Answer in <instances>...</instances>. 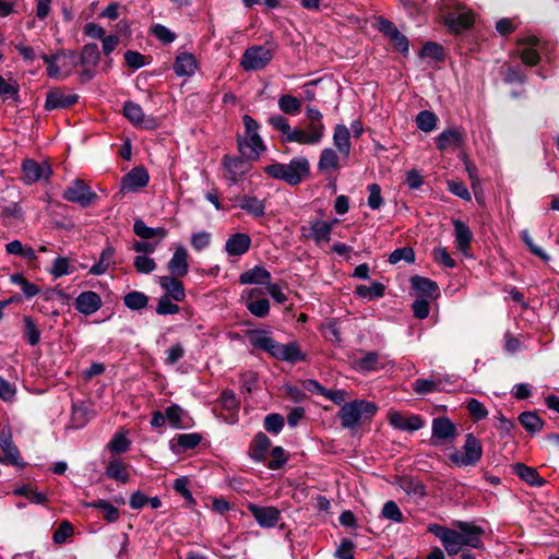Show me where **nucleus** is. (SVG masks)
Instances as JSON below:
<instances>
[{
	"instance_id": "72a5a7b5",
	"label": "nucleus",
	"mask_w": 559,
	"mask_h": 559,
	"mask_svg": "<svg viewBox=\"0 0 559 559\" xmlns=\"http://www.w3.org/2000/svg\"><path fill=\"white\" fill-rule=\"evenodd\" d=\"M238 206L253 217H262L265 214V202L254 195H243L238 200Z\"/></svg>"
},
{
	"instance_id": "dca6fc26",
	"label": "nucleus",
	"mask_w": 559,
	"mask_h": 559,
	"mask_svg": "<svg viewBox=\"0 0 559 559\" xmlns=\"http://www.w3.org/2000/svg\"><path fill=\"white\" fill-rule=\"evenodd\" d=\"M188 258V250L182 245H178L175 248L173 257L167 263V270L169 271L170 275L176 277H185L189 272Z\"/></svg>"
},
{
	"instance_id": "a19ab883",
	"label": "nucleus",
	"mask_w": 559,
	"mask_h": 559,
	"mask_svg": "<svg viewBox=\"0 0 559 559\" xmlns=\"http://www.w3.org/2000/svg\"><path fill=\"white\" fill-rule=\"evenodd\" d=\"M133 231L136 236L142 239H152L155 237L164 238L167 235V231L163 227L152 228L146 226V224L142 219H135L133 224Z\"/></svg>"
},
{
	"instance_id": "bf43d9fd",
	"label": "nucleus",
	"mask_w": 559,
	"mask_h": 559,
	"mask_svg": "<svg viewBox=\"0 0 559 559\" xmlns=\"http://www.w3.org/2000/svg\"><path fill=\"white\" fill-rule=\"evenodd\" d=\"M400 261H405L407 263H413L415 261V252L411 247H402L395 249L389 255V262L391 264H396Z\"/></svg>"
},
{
	"instance_id": "1a4fd4ad",
	"label": "nucleus",
	"mask_w": 559,
	"mask_h": 559,
	"mask_svg": "<svg viewBox=\"0 0 559 559\" xmlns=\"http://www.w3.org/2000/svg\"><path fill=\"white\" fill-rule=\"evenodd\" d=\"M62 198L69 202L87 207L97 199V194L83 180L75 179L63 191Z\"/></svg>"
},
{
	"instance_id": "ea45409f",
	"label": "nucleus",
	"mask_w": 559,
	"mask_h": 559,
	"mask_svg": "<svg viewBox=\"0 0 559 559\" xmlns=\"http://www.w3.org/2000/svg\"><path fill=\"white\" fill-rule=\"evenodd\" d=\"M411 284L414 290L425 297H432L438 290V285L436 282L418 275L411 278Z\"/></svg>"
},
{
	"instance_id": "aec40b11",
	"label": "nucleus",
	"mask_w": 559,
	"mask_h": 559,
	"mask_svg": "<svg viewBox=\"0 0 559 559\" xmlns=\"http://www.w3.org/2000/svg\"><path fill=\"white\" fill-rule=\"evenodd\" d=\"M463 143L464 132L459 128L447 129L436 138V144L440 151L457 148L461 147Z\"/></svg>"
},
{
	"instance_id": "c756f323",
	"label": "nucleus",
	"mask_w": 559,
	"mask_h": 559,
	"mask_svg": "<svg viewBox=\"0 0 559 559\" xmlns=\"http://www.w3.org/2000/svg\"><path fill=\"white\" fill-rule=\"evenodd\" d=\"M271 440L270 438L263 433V432H258L250 447H249V456L254 461V462H263L266 457V453L271 447Z\"/></svg>"
},
{
	"instance_id": "a878e982",
	"label": "nucleus",
	"mask_w": 559,
	"mask_h": 559,
	"mask_svg": "<svg viewBox=\"0 0 559 559\" xmlns=\"http://www.w3.org/2000/svg\"><path fill=\"white\" fill-rule=\"evenodd\" d=\"M518 44L524 46L521 51V60L523 63L530 67L536 66L540 60V56L536 50L539 39L536 36H528L520 39Z\"/></svg>"
},
{
	"instance_id": "393cba45",
	"label": "nucleus",
	"mask_w": 559,
	"mask_h": 559,
	"mask_svg": "<svg viewBox=\"0 0 559 559\" xmlns=\"http://www.w3.org/2000/svg\"><path fill=\"white\" fill-rule=\"evenodd\" d=\"M333 145L341 154L344 160L350 155L352 143L350 132L345 124H336L333 132Z\"/></svg>"
},
{
	"instance_id": "a18cd8bd",
	"label": "nucleus",
	"mask_w": 559,
	"mask_h": 559,
	"mask_svg": "<svg viewBox=\"0 0 559 559\" xmlns=\"http://www.w3.org/2000/svg\"><path fill=\"white\" fill-rule=\"evenodd\" d=\"M5 251L9 254L19 255V257H21V258H23L25 260H28V261H34L37 258L35 251L33 250V248H31L28 246H24L19 240H13V241L7 243L5 245Z\"/></svg>"
},
{
	"instance_id": "7ed1b4c3",
	"label": "nucleus",
	"mask_w": 559,
	"mask_h": 559,
	"mask_svg": "<svg viewBox=\"0 0 559 559\" xmlns=\"http://www.w3.org/2000/svg\"><path fill=\"white\" fill-rule=\"evenodd\" d=\"M309 162L302 156L293 158L288 164L273 163L264 167L266 175L290 186L299 185L309 175Z\"/></svg>"
},
{
	"instance_id": "9d476101",
	"label": "nucleus",
	"mask_w": 559,
	"mask_h": 559,
	"mask_svg": "<svg viewBox=\"0 0 559 559\" xmlns=\"http://www.w3.org/2000/svg\"><path fill=\"white\" fill-rule=\"evenodd\" d=\"M457 436L455 424L447 416L436 417L431 424L430 443L438 447Z\"/></svg>"
},
{
	"instance_id": "58836bf2",
	"label": "nucleus",
	"mask_w": 559,
	"mask_h": 559,
	"mask_svg": "<svg viewBox=\"0 0 559 559\" xmlns=\"http://www.w3.org/2000/svg\"><path fill=\"white\" fill-rule=\"evenodd\" d=\"M105 474L107 477L118 480L122 484H126L129 480L127 466L119 459H114L108 463Z\"/></svg>"
},
{
	"instance_id": "de8ad7c7",
	"label": "nucleus",
	"mask_w": 559,
	"mask_h": 559,
	"mask_svg": "<svg viewBox=\"0 0 559 559\" xmlns=\"http://www.w3.org/2000/svg\"><path fill=\"white\" fill-rule=\"evenodd\" d=\"M123 302L124 306L131 310H142L146 308L148 297L142 292L133 290L123 297Z\"/></svg>"
},
{
	"instance_id": "774afa93",
	"label": "nucleus",
	"mask_w": 559,
	"mask_h": 559,
	"mask_svg": "<svg viewBox=\"0 0 559 559\" xmlns=\"http://www.w3.org/2000/svg\"><path fill=\"white\" fill-rule=\"evenodd\" d=\"M211 240L209 231H199L191 235L190 243L195 251H202L211 245Z\"/></svg>"
},
{
	"instance_id": "a211bd4d",
	"label": "nucleus",
	"mask_w": 559,
	"mask_h": 559,
	"mask_svg": "<svg viewBox=\"0 0 559 559\" xmlns=\"http://www.w3.org/2000/svg\"><path fill=\"white\" fill-rule=\"evenodd\" d=\"M102 305L100 296L92 290L81 293L74 301L75 309L85 316L95 313Z\"/></svg>"
},
{
	"instance_id": "c03bdc74",
	"label": "nucleus",
	"mask_w": 559,
	"mask_h": 559,
	"mask_svg": "<svg viewBox=\"0 0 559 559\" xmlns=\"http://www.w3.org/2000/svg\"><path fill=\"white\" fill-rule=\"evenodd\" d=\"M19 90L20 85L17 82L12 80L4 81L2 79V103L16 107L20 103Z\"/></svg>"
},
{
	"instance_id": "5701e85b",
	"label": "nucleus",
	"mask_w": 559,
	"mask_h": 559,
	"mask_svg": "<svg viewBox=\"0 0 559 559\" xmlns=\"http://www.w3.org/2000/svg\"><path fill=\"white\" fill-rule=\"evenodd\" d=\"M2 464L13 465L17 469H23L26 466L17 447L12 441L11 435L2 439Z\"/></svg>"
},
{
	"instance_id": "e433bc0d",
	"label": "nucleus",
	"mask_w": 559,
	"mask_h": 559,
	"mask_svg": "<svg viewBox=\"0 0 559 559\" xmlns=\"http://www.w3.org/2000/svg\"><path fill=\"white\" fill-rule=\"evenodd\" d=\"M355 366L362 372L378 371L384 368L380 354L377 352H368L360 358L355 360Z\"/></svg>"
},
{
	"instance_id": "680f3d73",
	"label": "nucleus",
	"mask_w": 559,
	"mask_h": 559,
	"mask_svg": "<svg viewBox=\"0 0 559 559\" xmlns=\"http://www.w3.org/2000/svg\"><path fill=\"white\" fill-rule=\"evenodd\" d=\"M61 58L64 59L62 63V68L64 69L63 78H68L80 63V58H78L75 51L63 49H61Z\"/></svg>"
},
{
	"instance_id": "0e129e2a",
	"label": "nucleus",
	"mask_w": 559,
	"mask_h": 559,
	"mask_svg": "<svg viewBox=\"0 0 559 559\" xmlns=\"http://www.w3.org/2000/svg\"><path fill=\"white\" fill-rule=\"evenodd\" d=\"M74 533V528L69 521H62L53 532L52 540L55 544H63Z\"/></svg>"
},
{
	"instance_id": "338daca9",
	"label": "nucleus",
	"mask_w": 559,
	"mask_h": 559,
	"mask_svg": "<svg viewBox=\"0 0 559 559\" xmlns=\"http://www.w3.org/2000/svg\"><path fill=\"white\" fill-rule=\"evenodd\" d=\"M133 264L136 272L142 274H150L156 269V262L154 259L148 258L145 254L136 255Z\"/></svg>"
},
{
	"instance_id": "6e6552de",
	"label": "nucleus",
	"mask_w": 559,
	"mask_h": 559,
	"mask_svg": "<svg viewBox=\"0 0 559 559\" xmlns=\"http://www.w3.org/2000/svg\"><path fill=\"white\" fill-rule=\"evenodd\" d=\"M257 159L258 158H250L249 156H245L242 154L241 156L225 155L222 160L226 171L225 178L231 185L237 183L251 170V163Z\"/></svg>"
},
{
	"instance_id": "2eb2a0df",
	"label": "nucleus",
	"mask_w": 559,
	"mask_h": 559,
	"mask_svg": "<svg viewBox=\"0 0 559 559\" xmlns=\"http://www.w3.org/2000/svg\"><path fill=\"white\" fill-rule=\"evenodd\" d=\"M389 423L395 429L414 432L421 429L425 425L424 419L418 415L405 416L400 412H392L388 416Z\"/></svg>"
},
{
	"instance_id": "0eeeda50",
	"label": "nucleus",
	"mask_w": 559,
	"mask_h": 559,
	"mask_svg": "<svg viewBox=\"0 0 559 559\" xmlns=\"http://www.w3.org/2000/svg\"><path fill=\"white\" fill-rule=\"evenodd\" d=\"M274 57V50L264 45L248 47L240 60V67L247 71H260L269 66Z\"/></svg>"
},
{
	"instance_id": "cd10ccee",
	"label": "nucleus",
	"mask_w": 559,
	"mask_h": 559,
	"mask_svg": "<svg viewBox=\"0 0 559 559\" xmlns=\"http://www.w3.org/2000/svg\"><path fill=\"white\" fill-rule=\"evenodd\" d=\"M166 418L175 429H187L192 426V419L187 412L178 404H171L166 409Z\"/></svg>"
},
{
	"instance_id": "ddd939ff",
	"label": "nucleus",
	"mask_w": 559,
	"mask_h": 559,
	"mask_svg": "<svg viewBox=\"0 0 559 559\" xmlns=\"http://www.w3.org/2000/svg\"><path fill=\"white\" fill-rule=\"evenodd\" d=\"M79 96L66 88H52L47 93L45 109L55 110L59 108H68L78 103Z\"/></svg>"
},
{
	"instance_id": "09e8293b",
	"label": "nucleus",
	"mask_w": 559,
	"mask_h": 559,
	"mask_svg": "<svg viewBox=\"0 0 559 559\" xmlns=\"http://www.w3.org/2000/svg\"><path fill=\"white\" fill-rule=\"evenodd\" d=\"M278 108L286 115H298L300 112L301 103L300 100L289 94L282 95L278 98Z\"/></svg>"
},
{
	"instance_id": "bb28decb",
	"label": "nucleus",
	"mask_w": 559,
	"mask_h": 559,
	"mask_svg": "<svg viewBox=\"0 0 559 559\" xmlns=\"http://www.w3.org/2000/svg\"><path fill=\"white\" fill-rule=\"evenodd\" d=\"M271 281V273L261 265H255L239 275V283L242 285H267Z\"/></svg>"
},
{
	"instance_id": "79ce46f5",
	"label": "nucleus",
	"mask_w": 559,
	"mask_h": 559,
	"mask_svg": "<svg viewBox=\"0 0 559 559\" xmlns=\"http://www.w3.org/2000/svg\"><path fill=\"white\" fill-rule=\"evenodd\" d=\"M519 421L530 433L539 432L545 425V421L535 412L521 413Z\"/></svg>"
},
{
	"instance_id": "603ef678",
	"label": "nucleus",
	"mask_w": 559,
	"mask_h": 559,
	"mask_svg": "<svg viewBox=\"0 0 559 559\" xmlns=\"http://www.w3.org/2000/svg\"><path fill=\"white\" fill-rule=\"evenodd\" d=\"M304 130L313 145L319 144L325 134V126L323 122L309 121Z\"/></svg>"
},
{
	"instance_id": "20e7f679",
	"label": "nucleus",
	"mask_w": 559,
	"mask_h": 559,
	"mask_svg": "<svg viewBox=\"0 0 559 559\" xmlns=\"http://www.w3.org/2000/svg\"><path fill=\"white\" fill-rule=\"evenodd\" d=\"M245 133L238 135L237 145L240 154L250 158H259L266 146L259 134V123L249 115L242 117Z\"/></svg>"
},
{
	"instance_id": "37998d69",
	"label": "nucleus",
	"mask_w": 559,
	"mask_h": 559,
	"mask_svg": "<svg viewBox=\"0 0 559 559\" xmlns=\"http://www.w3.org/2000/svg\"><path fill=\"white\" fill-rule=\"evenodd\" d=\"M385 287L379 282H373L371 285H358L355 289V294L367 300H374L381 298L384 295Z\"/></svg>"
},
{
	"instance_id": "b1692460",
	"label": "nucleus",
	"mask_w": 559,
	"mask_h": 559,
	"mask_svg": "<svg viewBox=\"0 0 559 559\" xmlns=\"http://www.w3.org/2000/svg\"><path fill=\"white\" fill-rule=\"evenodd\" d=\"M173 275L160 276L158 284L165 290L164 296H168L176 301H182L186 298V292L182 282Z\"/></svg>"
},
{
	"instance_id": "f8f14e48",
	"label": "nucleus",
	"mask_w": 559,
	"mask_h": 559,
	"mask_svg": "<svg viewBox=\"0 0 559 559\" xmlns=\"http://www.w3.org/2000/svg\"><path fill=\"white\" fill-rule=\"evenodd\" d=\"M23 180L32 185L39 180H48L52 174L48 163H38L34 159H25L22 164Z\"/></svg>"
},
{
	"instance_id": "f704fd0d",
	"label": "nucleus",
	"mask_w": 559,
	"mask_h": 559,
	"mask_svg": "<svg viewBox=\"0 0 559 559\" xmlns=\"http://www.w3.org/2000/svg\"><path fill=\"white\" fill-rule=\"evenodd\" d=\"M512 471L519 478L531 486L542 487L545 484V480L538 475L534 467L523 463H515L512 465Z\"/></svg>"
},
{
	"instance_id": "6ab92c4d",
	"label": "nucleus",
	"mask_w": 559,
	"mask_h": 559,
	"mask_svg": "<svg viewBox=\"0 0 559 559\" xmlns=\"http://www.w3.org/2000/svg\"><path fill=\"white\" fill-rule=\"evenodd\" d=\"M251 247V238L248 234L236 233L229 236L225 242V251L230 257H240Z\"/></svg>"
},
{
	"instance_id": "f3484780",
	"label": "nucleus",
	"mask_w": 559,
	"mask_h": 559,
	"mask_svg": "<svg viewBox=\"0 0 559 559\" xmlns=\"http://www.w3.org/2000/svg\"><path fill=\"white\" fill-rule=\"evenodd\" d=\"M148 174L143 167H135L130 170L121 181V190L124 192H135L148 182Z\"/></svg>"
},
{
	"instance_id": "864d4df0",
	"label": "nucleus",
	"mask_w": 559,
	"mask_h": 559,
	"mask_svg": "<svg viewBox=\"0 0 559 559\" xmlns=\"http://www.w3.org/2000/svg\"><path fill=\"white\" fill-rule=\"evenodd\" d=\"M24 335L29 345L35 346L40 341V331L31 317L24 318Z\"/></svg>"
},
{
	"instance_id": "f257e3e1",
	"label": "nucleus",
	"mask_w": 559,
	"mask_h": 559,
	"mask_svg": "<svg viewBox=\"0 0 559 559\" xmlns=\"http://www.w3.org/2000/svg\"><path fill=\"white\" fill-rule=\"evenodd\" d=\"M453 525L455 528L437 523L427 526V531L440 539L449 556L457 555L464 547H481V536L485 533L483 527L465 521H455Z\"/></svg>"
},
{
	"instance_id": "39448f33",
	"label": "nucleus",
	"mask_w": 559,
	"mask_h": 559,
	"mask_svg": "<svg viewBox=\"0 0 559 559\" xmlns=\"http://www.w3.org/2000/svg\"><path fill=\"white\" fill-rule=\"evenodd\" d=\"M483 457V445L473 433L465 436V441L460 450L449 454V461L456 467H468L477 465Z\"/></svg>"
},
{
	"instance_id": "c9c22d12",
	"label": "nucleus",
	"mask_w": 559,
	"mask_h": 559,
	"mask_svg": "<svg viewBox=\"0 0 559 559\" xmlns=\"http://www.w3.org/2000/svg\"><path fill=\"white\" fill-rule=\"evenodd\" d=\"M115 248L107 243V246L103 249L99 260L90 269V274L92 275H103L107 272V270L115 264Z\"/></svg>"
},
{
	"instance_id": "4c0bfd02",
	"label": "nucleus",
	"mask_w": 559,
	"mask_h": 559,
	"mask_svg": "<svg viewBox=\"0 0 559 559\" xmlns=\"http://www.w3.org/2000/svg\"><path fill=\"white\" fill-rule=\"evenodd\" d=\"M257 289L249 292V299L246 301V307L251 314L257 318H265L270 312V302L265 298L253 299Z\"/></svg>"
},
{
	"instance_id": "473e14b6",
	"label": "nucleus",
	"mask_w": 559,
	"mask_h": 559,
	"mask_svg": "<svg viewBox=\"0 0 559 559\" xmlns=\"http://www.w3.org/2000/svg\"><path fill=\"white\" fill-rule=\"evenodd\" d=\"M173 68L178 76H191L197 70V60L190 52H180L176 57Z\"/></svg>"
},
{
	"instance_id": "052dcab7",
	"label": "nucleus",
	"mask_w": 559,
	"mask_h": 559,
	"mask_svg": "<svg viewBox=\"0 0 559 559\" xmlns=\"http://www.w3.org/2000/svg\"><path fill=\"white\" fill-rule=\"evenodd\" d=\"M282 141L286 143L295 142L301 145H312L308 134H306L302 128H290L286 136L282 138Z\"/></svg>"
},
{
	"instance_id": "13d9d810",
	"label": "nucleus",
	"mask_w": 559,
	"mask_h": 559,
	"mask_svg": "<svg viewBox=\"0 0 559 559\" xmlns=\"http://www.w3.org/2000/svg\"><path fill=\"white\" fill-rule=\"evenodd\" d=\"M439 385V380L419 378L414 381L413 390L417 394H427L437 391Z\"/></svg>"
},
{
	"instance_id": "6e6d98bb",
	"label": "nucleus",
	"mask_w": 559,
	"mask_h": 559,
	"mask_svg": "<svg viewBox=\"0 0 559 559\" xmlns=\"http://www.w3.org/2000/svg\"><path fill=\"white\" fill-rule=\"evenodd\" d=\"M381 514L384 519L390 520L394 523H403L404 515L400 510L395 501L389 500L383 504Z\"/></svg>"
},
{
	"instance_id": "7c9ffc66",
	"label": "nucleus",
	"mask_w": 559,
	"mask_h": 559,
	"mask_svg": "<svg viewBox=\"0 0 559 559\" xmlns=\"http://www.w3.org/2000/svg\"><path fill=\"white\" fill-rule=\"evenodd\" d=\"M474 23V14L471 10L449 13L445 24L455 33L469 28Z\"/></svg>"
},
{
	"instance_id": "4d7b16f0",
	"label": "nucleus",
	"mask_w": 559,
	"mask_h": 559,
	"mask_svg": "<svg viewBox=\"0 0 559 559\" xmlns=\"http://www.w3.org/2000/svg\"><path fill=\"white\" fill-rule=\"evenodd\" d=\"M420 57L441 61L444 58L443 47L438 43L427 41L421 48Z\"/></svg>"
},
{
	"instance_id": "e2e57ef3",
	"label": "nucleus",
	"mask_w": 559,
	"mask_h": 559,
	"mask_svg": "<svg viewBox=\"0 0 559 559\" xmlns=\"http://www.w3.org/2000/svg\"><path fill=\"white\" fill-rule=\"evenodd\" d=\"M466 408L475 421L485 419L488 416L485 405L476 399H469Z\"/></svg>"
},
{
	"instance_id": "412c9836",
	"label": "nucleus",
	"mask_w": 559,
	"mask_h": 559,
	"mask_svg": "<svg viewBox=\"0 0 559 559\" xmlns=\"http://www.w3.org/2000/svg\"><path fill=\"white\" fill-rule=\"evenodd\" d=\"M341 160H344L341 154L338 155L337 152L331 147H325L320 153L318 170L329 175L336 173L342 167Z\"/></svg>"
},
{
	"instance_id": "3c124183",
	"label": "nucleus",
	"mask_w": 559,
	"mask_h": 559,
	"mask_svg": "<svg viewBox=\"0 0 559 559\" xmlns=\"http://www.w3.org/2000/svg\"><path fill=\"white\" fill-rule=\"evenodd\" d=\"M437 121L436 114L429 110H423L416 116L417 128L424 132H431L436 128Z\"/></svg>"
},
{
	"instance_id": "49530a36",
	"label": "nucleus",
	"mask_w": 559,
	"mask_h": 559,
	"mask_svg": "<svg viewBox=\"0 0 559 559\" xmlns=\"http://www.w3.org/2000/svg\"><path fill=\"white\" fill-rule=\"evenodd\" d=\"M100 55L98 50V46L96 44H86L82 48V52L80 56V64L81 66H91L92 68H96L98 64Z\"/></svg>"
},
{
	"instance_id": "69168bd1",
	"label": "nucleus",
	"mask_w": 559,
	"mask_h": 559,
	"mask_svg": "<svg viewBox=\"0 0 559 559\" xmlns=\"http://www.w3.org/2000/svg\"><path fill=\"white\" fill-rule=\"evenodd\" d=\"M367 189L369 192L368 206L371 210H379L384 203L383 198L381 195V187L378 183H371L368 186Z\"/></svg>"
},
{
	"instance_id": "f03ea898",
	"label": "nucleus",
	"mask_w": 559,
	"mask_h": 559,
	"mask_svg": "<svg viewBox=\"0 0 559 559\" xmlns=\"http://www.w3.org/2000/svg\"><path fill=\"white\" fill-rule=\"evenodd\" d=\"M250 344L270 354L275 359L296 364L306 360V354L301 352L297 342L282 344L273 340L267 331L252 330L248 332Z\"/></svg>"
},
{
	"instance_id": "423d86ee",
	"label": "nucleus",
	"mask_w": 559,
	"mask_h": 559,
	"mask_svg": "<svg viewBox=\"0 0 559 559\" xmlns=\"http://www.w3.org/2000/svg\"><path fill=\"white\" fill-rule=\"evenodd\" d=\"M377 411L378 407L373 402L355 400L344 403L338 412V417L343 427L353 429L358 426L362 417H371Z\"/></svg>"
},
{
	"instance_id": "4468645a",
	"label": "nucleus",
	"mask_w": 559,
	"mask_h": 559,
	"mask_svg": "<svg viewBox=\"0 0 559 559\" xmlns=\"http://www.w3.org/2000/svg\"><path fill=\"white\" fill-rule=\"evenodd\" d=\"M124 117L135 127H142L147 130H153L157 127L156 119L153 117L146 118L141 106L134 102H126L123 106Z\"/></svg>"
},
{
	"instance_id": "2f4dec72",
	"label": "nucleus",
	"mask_w": 559,
	"mask_h": 559,
	"mask_svg": "<svg viewBox=\"0 0 559 559\" xmlns=\"http://www.w3.org/2000/svg\"><path fill=\"white\" fill-rule=\"evenodd\" d=\"M396 484L406 495L416 499H421L427 495L425 485L415 477L401 476Z\"/></svg>"
},
{
	"instance_id": "5fc2aeb1",
	"label": "nucleus",
	"mask_w": 559,
	"mask_h": 559,
	"mask_svg": "<svg viewBox=\"0 0 559 559\" xmlns=\"http://www.w3.org/2000/svg\"><path fill=\"white\" fill-rule=\"evenodd\" d=\"M7 221L12 223L23 221V211L19 205V201L12 200L9 205L2 206V222Z\"/></svg>"
},
{
	"instance_id": "c85d7f7f",
	"label": "nucleus",
	"mask_w": 559,
	"mask_h": 559,
	"mask_svg": "<svg viewBox=\"0 0 559 559\" xmlns=\"http://www.w3.org/2000/svg\"><path fill=\"white\" fill-rule=\"evenodd\" d=\"M328 223L325 221L317 219L310 223L309 233L307 237L313 239L318 245L328 243L331 240V233L334 223Z\"/></svg>"
},
{
	"instance_id": "8fccbe9b",
	"label": "nucleus",
	"mask_w": 559,
	"mask_h": 559,
	"mask_svg": "<svg viewBox=\"0 0 559 559\" xmlns=\"http://www.w3.org/2000/svg\"><path fill=\"white\" fill-rule=\"evenodd\" d=\"M88 507L102 510L104 513L103 518L107 522L112 523L119 519V510L107 500L100 499V500L93 501L88 504Z\"/></svg>"
},
{
	"instance_id": "4be33fe9",
	"label": "nucleus",
	"mask_w": 559,
	"mask_h": 559,
	"mask_svg": "<svg viewBox=\"0 0 559 559\" xmlns=\"http://www.w3.org/2000/svg\"><path fill=\"white\" fill-rule=\"evenodd\" d=\"M455 247L464 255L469 257L468 250L473 240V233L471 228L462 221H453Z\"/></svg>"
},
{
	"instance_id": "9b49d317",
	"label": "nucleus",
	"mask_w": 559,
	"mask_h": 559,
	"mask_svg": "<svg viewBox=\"0 0 559 559\" xmlns=\"http://www.w3.org/2000/svg\"><path fill=\"white\" fill-rule=\"evenodd\" d=\"M247 509L262 528L275 527L282 518L281 511L273 506L261 507L249 502Z\"/></svg>"
}]
</instances>
